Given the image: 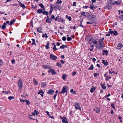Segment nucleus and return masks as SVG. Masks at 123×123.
<instances>
[{"mask_svg":"<svg viewBox=\"0 0 123 123\" xmlns=\"http://www.w3.org/2000/svg\"><path fill=\"white\" fill-rule=\"evenodd\" d=\"M43 9H38L37 11V12L39 14H40L41 13H42L43 12Z\"/></svg>","mask_w":123,"mask_h":123,"instance_id":"6ab92c4d","label":"nucleus"},{"mask_svg":"<svg viewBox=\"0 0 123 123\" xmlns=\"http://www.w3.org/2000/svg\"><path fill=\"white\" fill-rule=\"evenodd\" d=\"M60 62H61V63L62 64H63L64 63V62L63 60H60Z\"/></svg>","mask_w":123,"mask_h":123,"instance_id":"13d9d810","label":"nucleus"},{"mask_svg":"<svg viewBox=\"0 0 123 123\" xmlns=\"http://www.w3.org/2000/svg\"><path fill=\"white\" fill-rule=\"evenodd\" d=\"M68 87L66 86H65L63 87L62 89V91L59 93L60 94L62 93L64 94L65 92H67V90Z\"/></svg>","mask_w":123,"mask_h":123,"instance_id":"20e7f679","label":"nucleus"},{"mask_svg":"<svg viewBox=\"0 0 123 123\" xmlns=\"http://www.w3.org/2000/svg\"><path fill=\"white\" fill-rule=\"evenodd\" d=\"M46 85V84L44 82L42 84V86L43 87H45Z\"/></svg>","mask_w":123,"mask_h":123,"instance_id":"58836bf2","label":"nucleus"},{"mask_svg":"<svg viewBox=\"0 0 123 123\" xmlns=\"http://www.w3.org/2000/svg\"><path fill=\"white\" fill-rule=\"evenodd\" d=\"M6 23H4L3 24V25H2L1 26L2 28L3 29H5L6 27Z\"/></svg>","mask_w":123,"mask_h":123,"instance_id":"aec40b11","label":"nucleus"},{"mask_svg":"<svg viewBox=\"0 0 123 123\" xmlns=\"http://www.w3.org/2000/svg\"><path fill=\"white\" fill-rule=\"evenodd\" d=\"M94 40L93 39V40H92V43L94 44H96L97 43V41L96 40H95L94 41Z\"/></svg>","mask_w":123,"mask_h":123,"instance_id":"ea45409f","label":"nucleus"},{"mask_svg":"<svg viewBox=\"0 0 123 123\" xmlns=\"http://www.w3.org/2000/svg\"><path fill=\"white\" fill-rule=\"evenodd\" d=\"M67 45H62V46H61L60 47V49H64V48H67Z\"/></svg>","mask_w":123,"mask_h":123,"instance_id":"393cba45","label":"nucleus"},{"mask_svg":"<svg viewBox=\"0 0 123 123\" xmlns=\"http://www.w3.org/2000/svg\"><path fill=\"white\" fill-rule=\"evenodd\" d=\"M89 7L91 9H92L93 10H94V9H93L94 8V7H93V6H92L91 5Z\"/></svg>","mask_w":123,"mask_h":123,"instance_id":"338daca9","label":"nucleus"},{"mask_svg":"<svg viewBox=\"0 0 123 123\" xmlns=\"http://www.w3.org/2000/svg\"><path fill=\"white\" fill-rule=\"evenodd\" d=\"M62 40L63 41H65L66 40V38L65 37H62Z\"/></svg>","mask_w":123,"mask_h":123,"instance_id":"864d4df0","label":"nucleus"},{"mask_svg":"<svg viewBox=\"0 0 123 123\" xmlns=\"http://www.w3.org/2000/svg\"><path fill=\"white\" fill-rule=\"evenodd\" d=\"M56 65L60 67V68H61L62 67V65L60 64L59 62L57 63Z\"/></svg>","mask_w":123,"mask_h":123,"instance_id":"e433bc0d","label":"nucleus"},{"mask_svg":"<svg viewBox=\"0 0 123 123\" xmlns=\"http://www.w3.org/2000/svg\"><path fill=\"white\" fill-rule=\"evenodd\" d=\"M38 5L40 6L41 7V8H43V9L44 10H45V8L43 4L42 3L39 4Z\"/></svg>","mask_w":123,"mask_h":123,"instance_id":"a211bd4d","label":"nucleus"},{"mask_svg":"<svg viewBox=\"0 0 123 123\" xmlns=\"http://www.w3.org/2000/svg\"><path fill=\"white\" fill-rule=\"evenodd\" d=\"M111 106L113 109H114L115 108V106H114L113 104L112 103L111 104Z\"/></svg>","mask_w":123,"mask_h":123,"instance_id":"49530a36","label":"nucleus"},{"mask_svg":"<svg viewBox=\"0 0 123 123\" xmlns=\"http://www.w3.org/2000/svg\"><path fill=\"white\" fill-rule=\"evenodd\" d=\"M33 41V42L32 43V45H36V44L35 43V40L34 39L32 38L31 39Z\"/></svg>","mask_w":123,"mask_h":123,"instance_id":"473e14b6","label":"nucleus"},{"mask_svg":"<svg viewBox=\"0 0 123 123\" xmlns=\"http://www.w3.org/2000/svg\"><path fill=\"white\" fill-rule=\"evenodd\" d=\"M111 95V94L110 93H109L107 95H106L105 96V98H106L107 97H108Z\"/></svg>","mask_w":123,"mask_h":123,"instance_id":"e2e57ef3","label":"nucleus"},{"mask_svg":"<svg viewBox=\"0 0 123 123\" xmlns=\"http://www.w3.org/2000/svg\"><path fill=\"white\" fill-rule=\"evenodd\" d=\"M11 62L13 64H14L15 62V60H13L11 61Z\"/></svg>","mask_w":123,"mask_h":123,"instance_id":"bf43d9fd","label":"nucleus"},{"mask_svg":"<svg viewBox=\"0 0 123 123\" xmlns=\"http://www.w3.org/2000/svg\"><path fill=\"white\" fill-rule=\"evenodd\" d=\"M48 72L49 73L51 72V74L53 75L55 74H56V73L55 72V71L53 69H50V70H49Z\"/></svg>","mask_w":123,"mask_h":123,"instance_id":"6e6552de","label":"nucleus"},{"mask_svg":"<svg viewBox=\"0 0 123 123\" xmlns=\"http://www.w3.org/2000/svg\"><path fill=\"white\" fill-rule=\"evenodd\" d=\"M99 43L98 44L100 45H102L103 46V45L104 44V42L102 40H101V39H99L98 40Z\"/></svg>","mask_w":123,"mask_h":123,"instance_id":"4468645a","label":"nucleus"},{"mask_svg":"<svg viewBox=\"0 0 123 123\" xmlns=\"http://www.w3.org/2000/svg\"><path fill=\"white\" fill-rule=\"evenodd\" d=\"M99 74L98 73H94V75L95 77H96L97 76V75H99Z\"/></svg>","mask_w":123,"mask_h":123,"instance_id":"de8ad7c7","label":"nucleus"},{"mask_svg":"<svg viewBox=\"0 0 123 123\" xmlns=\"http://www.w3.org/2000/svg\"><path fill=\"white\" fill-rule=\"evenodd\" d=\"M96 48H97L99 49H100L101 48L103 47V46L102 45H100L98 44L96 45Z\"/></svg>","mask_w":123,"mask_h":123,"instance_id":"f8f14e48","label":"nucleus"},{"mask_svg":"<svg viewBox=\"0 0 123 123\" xmlns=\"http://www.w3.org/2000/svg\"><path fill=\"white\" fill-rule=\"evenodd\" d=\"M114 71H113L112 72H111L110 70H109V74H112V73H114Z\"/></svg>","mask_w":123,"mask_h":123,"instance_id":"6e6d98bb","label":"nucleus"},{"mask_svg":"<svg viewBox=\"0 0 123 123\" xmlns=\"http://www.w3.org/2000/svg\"><path fill=\"white\" fill-rule=\"evenodd\" d=\"M75 106V108L76 109H78L80 110H81V108L79 104L77 102H75L74 103Z\"/></svg>","mask_w":123,"mask_h":123,"instance_id":"39448f33","label":"nucleus"},{"mask_svg":"<svg viewBox=\"0 0 123 123\" xmlns=\"http://www.w3.org/2000/svg\"><path fill=\"white\" fill-rule=\"evenodd\" d=\"M50 57L51 59L53 60H55L57 58V57L56 56L53 55L52 54L50 55Z\"/></svg>","mask_w":123,"mask_h":123,"instance_id":"0eeeda50","label":"nucleus"},{"mask_svg":"<svg viewBox=\"0 0 123 123\" xmlns=\"http://www.w3.org/2000/svg\"><path fill=\"white\" fill-rule=\"evenodd\" d=\"M57 96V94H55L53 98H54V100H55V98Z\"/></svg>","mask_w":123,"mask_h":123,"instance_id":"052dcab7","label":"nucleus"},{"mask_svg":"<svg viewBox=\"0 0 123 123\" xmlns=\"http://www.w3.org/2000/svg\"><path fill=\"white\" fill-rule=\"evenodd\" d=\"M67 77V76L66 74H64L62 76V78H63V79L64 80H65L66 79V78Z\"/></svg>","mask_w":123,"mask_h":123,"instance_id":"412c9836","label":"nucleus"},{"mask_svg":"<svg viewBox=\"0 0 123 123\" xmlns=\"http://www.w3.org/2000/svg\"><path fill=\"white\" fill-rule=\"evenodd\" d=\"M76 3L75 2H74L73 3V6H76Z\"/></svg>","mask_w":123,"mask_h":123,"instance_id":"774afa93","label":"nucleus"},{"mask_svg":"<svg viewBox=\"0 0 123 123\" xmlns=\"http://www.w3.org/2000/svg\"><path fill=\"white\" fill-rule=\"evenodd\" d=\"M42 13L43 15H48V12L45 11V10L43 11Z\"/></svg>","mask_w":123,"mask_h":123,"instance_id":"f3484780","label":"nucleus"},{"mask_svg":"<svg viewBox=\"0 0 123 123\" xmlns=\"http://www.w3.org/2000/svg\"><path fill=\"white\" fill-rule=\"evenodd\" d=\"M111 78V77L110 76H106V77L105 78V80L106 81H107Z\"/></svg>","mask_w":123,"mask_h":123,"instance_id":"7c9ffc66","label":"nucleus"},{"mask_svg":"<svg viewBox=\"0 0 123 123\" xmlns=\"http://www.w3.org/2000/svg\"><path fill=\"white\" fill-rule=\"evenodd\" d=\"M48 93L49 94H52L55 92L54 91L53 89H49L48 92Z\"/></svg>","mask_w":123,"mask_h":123,"instance_id":"1a4fd4ad","label":"nucleus"},{"mask_svg":"<svg viewBox=\"0 0 123 123\" xmlns=\"http://www.w3.org/2000/svg\"><path fill=\"white\" fill-rule=\"evenodd\" d=\"M121 0L116 1L115 2V3L116 4V5H120L121 4Z\"/></svg>","mask_w":123,"mask_h":123,"instance_id":"ddd939ff","label":"nucleus"},{"mask_svg":"<svg viewBox=\"0 0 123 123\" xmlns=\"http://www.w3.org/2000/svg\"><path fill=\"white\" fill-rule=\"evenodd\" d=\"M3 64V61L1 60H0V65L1 66H2Z\"/></svg>","mask_w":123,"mask_h":123,"instance_id":"37998d69","label":"nucleus"},{"mask_svg":"<svg viewBox=\"0 0 123 123\" xmlns=\"http://www.w3.org/2000/svg\"><path fill=\"white\" fill-rule=\"evenodd\" d=\"M15 19H13V20H12L10 22V25H12V24H13V23L14 22H15Z\"/></svg>","mask_w":123,"mask_h":123,"instance_id":"72a5a7b5","label":"nucleus"},{"mask_svg":"<svg viewBox=\"0 0 123 123\" xmlns=\"http://www.w3.org/2000/svg\"><path fill=\"white\" fill-rule=\"evenodd\" d=\"M37 31L39 33H42V31H40L38 28H37Z\"/></svg>","mask_w":123,"mask_h":123,"instance_id":"5fc2aeb1","label":"nucleus"},{"mask_svg":"<svg viewBox=\"0 0 123 123\" xmlns=\"http://www.w3.org/2000/svg\"><path fill=\"white\" fill-rule=\"evenodd\" d=\"M42 66L43 67V68L45 69H50L51 68V66L48 65H42Z\"/></svg>","mask_w":123,"mask_h":123,"instance_id":"9b49d317","label":"nucleus"},{"mask_svg":"<svg viewBox=\"0 0 123 123\" xmlns=\"http://www.w3.org/2000/svg\"><path fill=\"white\" fill-rule=\"evenodd\" d=\"M93 68V64H92L90 67L88 68V69L89 70H92Z\"/></svg>","mask_w":123,"mask_h":123,"instance_id":"b1692460","label":"nucleus"},{"mask_svg":"<svg viewBox=\"0 0 123 123\" xmlns=\"http://www.w3.org/2000/svg\"><path fill=\"white\" fill-rule=\"evenodd\" d=\"M111 3L110 2L107 1L106 3V6L105 7V8H107L108 10L111 9L112 7Z\"/></svg>","mask_w":123,"mask_h":123,"instance_id":"7ed1b4c3","label":"nucleus"},{"mask_svg":"<svg viewBox=\"0 0 123 123\" xmlns=\"http://www.w3.org/2000/svg\"><path fill=\"white\" fill-rule=\"evenodd\" d=\"M93 38H91L89 40L88 43H89L90 44H91L92 42V40H93Z\"/></svg>","mask_w":123,"mask_h":123,"instance_id":"bb28decb","label":"nucleus"},{"mask_svg":"<svg viewBox=\"0 0 123 123\" xmlns=\"http://www.w3.org/2000/svg\"><path fill=\"white\" fill-rule=\"evenodd\" d=\"M46 112L47 114V115L49 116V117H50V114H49V112L48 111H46Z\"/></svg>","mask_w":123,"mask_h":123,"instance_id":"4d7b16f0","label":"nucleus"},{"mask_svg":"<svg viewBox=\"0 0 123 123\" xmlns=\"http://www.w3.org/2000/svg\"><path fill=\"white\" fill-rule=\"evenodd\" d=\"M96 16L94 15H91L89 17V20L92 21L93 23L95 22L96 21Z\"/></svg>","mask_w":123,"mask_h":123,"instance_id":"f257e3e1","label":"nucleus"},{"mask_svg":"<svg viewBox=\"0 0 123 123\" xmlns=\"http://www.w3.org/2000/svg\"><path fill=\"white\" fill-rule=\"evenodd\" d=\"M34 112L36 114V115H38V114L39 113V112L38 111H37V110H35L34 111Z\"/></svg>","mask_w":123,"mask_h":123,"instance_id":"79ce46f5","label":"nucleus"},{"mask_svg":"<svg viewBox=\"0 0 123 123\" xmlns=\"http://www.w3.org/2000/svg\"><path fill=\"white\" fill-rule=\"evenodd\" d=\"M8 99L11 100L12 99H14V97L13 96H10L8 97Z\"/></svg>","mask_w":123,"mask_h":123,"instance_id":"a19ab883","label":"nucleus"},{"mask_svg":"<svg viewBox=\"0 0 123 123\" xmlns=\"http://www.w3.org/2000/svg\"><path fill=\"white\" fill-rule=\"evenodd\" d=\"M62 2V0H60L57 2L56 3V4H61Z\"/></svg>","mask_w":123,"mask_h":123,"instance_id":"8fccbe9b","label":"nucleus"},{"mask_svg":"<svg viewBox=\"0 0 123 123\" xmlns=\"http://www.w3.org/2000/svg\"><path fill=\"white\" fill-rule=\"evenodd\" d=\"M109 34H113L114 35H118V33L116 31H110L108 32Z\"/></svg>","mask_w":123,"mask_h":123,"instance_id":"423d86ee","label":"nucleus"},{"mask_svg":"<svg viewBox=\"0 0 123 123\" xmlns=\"http://www.w3.org/2000/svg\"><path fill=\"white\" fill-rule=\"evenodd\" d=\"M25 102H26L27 105H28L30 104V102L28 100L25 99Z\"/></svg>","mask_w":123,"mask_h":123,"instance_id":"f704fd0d","label":"nucleus"},{"mask_svg":"<svg viewBox=\"0 0 123 123\" xmlns=\"http://www.w3.org/2000/svg\"><path fill=\"white\" fill-rule=\"evenodd\" d=\"M100 111V108H97V109L96 110V113H99Z\"/></svg>","mask_w":123,"mask_h":123,"instance_id":"c756f323","label":"nucleus"},{"mask_svg":"<svg viewBox=\"0 0 123 123\" xmlns=\"http://www.w3.org/2000/svg\"><path fill=\"white\" fill-rule=\"evenodd\" d=\"M52 21V19L51 18H47L46 20V21L47 23H51Z\"/></svg>","mask_w":123,"mask_h":123,"instance_id":"dca6fc26","label":"nucleus"},{"mask_svg":"<svg viewBox=\"0 0 123 123\" xmlns=\"http://www.w3.org/2000/svg\"><path fill=\"white\" fill-rule=\"evenodd\" d=\"M20 102H24L25 101V100L21 99L20 100Z\"/></svg>","mask_w":123,"mask_h":123,"instance_id":"680f3d73","label":"nucleus"},{"mask_svg":"<svg viewBox=\"0 0 123 123\" xmlns=\"http://www.w3.org/2000/svg\"><path fill=\"white\" fill-rule=\"evenodd\" d=\"M51 18L52 19H54L55 18V16L54 15H52L51 16Z\"/></svg>","mask_w":123,"mask_h":123,"instance_id":"69168bd1","label":"nucleus"},{"mask_svg":"<svg viewBox=\"0 0 123 123\" xmlns=\"http://www.w3.org/2000/svg\"><path fill=\"white\" fill-rule=\"evenodd\" d=\"M33 81L34 82L33 83L35 85H37L38 84V82L36 81V80L35 79H33Z\"/></svg>","mask_w":123,"mask_h":123,"instance_id":"5701e85b","label":"nucleus"},{"mask_svg":"<svg viewBox=\"0 0 123 123\" xmlns=\"http://www.w3.org/2000/svg\"><path fill=\"white\" fill-rule=\"evenodd\" d=\"M90 22H86V23L87 24H93V23L92 22V21H90Z\"/></svg>","mask_w":123,"mask_h":123,"instance_id":"3c124183","label":"nucleus"},{"mask_svg":"<svg viewBox=\"0 0 123 123\" xmlns=\"http://www.w3.org/2000/svg\"><path fill=\"white\" fill-rule=\"evenodd\" d=\"M18 2L20 6H21L23 8H25V6L24 4H23L22 3L19 1H18Z\"/></svg>","mask_w":123,"mask_h":123,"instance_id":"2eb2a0df","label":"nucleus"},{"mask_svg":"<svg viewBox=\"0 0 123 123\" xmlns=\"http://www.w3.org/2000/svg\"><path fill=\"white\" fill-rule=\"evenodd\" d=\"M77 72H73L72 74V76H74L76 74Z\"/></svg>","mask_w":123,"mask_h":123,"instance_id":"c03bdc74","label":"nucleus"},{"mask_svg":"<svg viewBox=\"0 0 123 123\" xmlns=\"http://www.w3.org/2000/svg\"><path fill=\"white\" fill-rule=\"evenodd\" d=\"M38 94H41V93L43 94L44 93V92L42 90H40L38 92Z\"/></svg>","mask_w":123,"mask_h":123,"instance_id":"2f4dec72","label":"nucleus"},{"mask_svg":"<svg viewBox=\"0 0 123 123\" xmlns=\"http://www.w3.org/2000/svg\"><path fill=\"white\" fill-rule=\"evenodd\" d=\"M18 84L19 87V90L21 91L23 87V83L22 80H20L18 81Z\"/></svg>","mask_w":123,"mask_h":123,"instance_id":"f03ea898","label":"nucleus"},{"mask_svg":"<svg viewBox=\"0 0 123 123\" xmlns=\"http://www.w3.org/2000/svg\"><path fill=\"white\" fill-rule=\"evenodd\" d=\"M117 46L119 48V49H120L122 48L123 46L122 44L120 43H119L118 44Z\"/></svg>","mask_w":123,"mask_h":123,"instance_id":"c85d7f7f","label":"nucleus"},{"mask_svg":"<svg viewBox=\"0 0 123 123\" xmlns=\"http://www.w3.org/2000/svg\"><path fill=\"white\" fill-rule=\"evenodd\" d=\"M102 61L103 63L105 65L107 66L108 65V62H106L105 60H103Z\"/></svg>","mask_w":123,"mask_h":123,"instance_id":"4be33fe9","label":"nucleus"},{"mask_svg":"<svg viewBox=\"0 0 123 123\" xmlns=\"http://www.w3.org/2000/svg\"><path fill=\"white\" fill-rule=\"evenodd\" d=\"M56 45H55L54 47L53 48V49L54 50H56L57 49L56 47Z\"/></svg>","mask_w":123,"mask_h":123,"instance_id":"a18cd8bd","label":"nucleus"},{"mask_svg":"<svg viewBox=\"0 0 123 123\" xmlns=\"http://www.w3.org/2000/svg\"><path fill=\"white\" fill-rule=\"evenodd\" d=\"M85 12H83L81 13V14L83 16L85 15Z\"/></svg>","mask_w":123,"mask_h":123,"instance_id":"09e8293b","label":"nucleus"},{"mask_svg":"<svg viewBox=\"0 0 123 123\" xmlns=\"http://www.w3.org/2000/svg\"><path fill=\"white\" fill-rule=\"evenodd\" d=\"M103 53L106 54V55H107V54L108 53V51H107L106 50H105L103 51Z\"/></svg>","mask_w":123,"mask_h":123,"instance_id":"4c0bfd02","label":"nucleus"},{"mask_svg":"<svg viewBox=\"0 0 123 123\" xmlns=\"http://www.w3.org/2000/svg\"><path fill=\"white\" fill-rule=\"evenodd\" d=\"M53 10H50L49 12V14H50L52 12Z\"/></svg>","mask_w":123,"mask_h":123,"instance_id":"0e129e2a","label":"nucleus"},{"mask_svg":"<svg viewBox=\"0 0 123 123\" xmlns=\"http://www.w3.org/2000/svg\"><path fill=\"white\" fill-rule=\"evenodd\" d=\"M71 38L70 37H68L67 38V40L68 41H71Z\"/></svg>","mask_w":123,"mask_h":123,"instance_id":"603ef678","label":"nucleus"},{"mask_svg":"<svg viewBox=\"0 0 123 123\" xmlns=\"http://www.w3.org/2000/svg\"><path fill=\"white\" fill-rule=\"evenodd\" d=\"M119 19L122 20L123 21V15L119 16Z\"/></svg>","mask_w":123,"mask_h":123,"instance_id":"c9c22d12","label":"nucleus"},{"mask_svg":"<svg viewBox=\"0 0 123 123\" xmlns=\"http://www.w3.org/2000/svg\"><path fill=\"white\" fill-rule=\"evenodd\" d=\"M49 43H47V45H46L45 46V47L46 49H49Z\"/></svg>","mask_w":123,"mask_h":123,"instance_id":"cd10ccee","label":"nucleus"},{"mask_svg":"<svg viewBox=\"0 0 123 123\" xmlns=\"http://www.w3.org/2000/svg\"><path fill=\"white\" fill-rule=\"evenodd\" d=\"M63 119L62 120V121L64 123H68V122L67 121V119L66 117H63Z\"/></svg>","mask_w":123,"mask_h":123,"instance_id":"9d476101","label":"nucleus"},{"mask_svg":"<svg viewBox=\"0 0 123 123\" xmlns=\"http://www.w3.org/2000/svg\"><path fill=\"white\" fill-rule=\"evenodd\" d=\"M95 90V87L94 86H93L91 88V89L90 90V92L91 93L93 92Z\"/></svg>","mask_w":123,"mask_h":123,"instance_id":"a878e982","label":"nucleus"}]
</instances>
